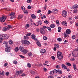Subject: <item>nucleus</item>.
<instances>
[{"mask_svg":"<svg viewBox=\"0 0 78 78\" xmlns=\"http://www.w3.org/2000/svg\"><path fill=\"white\" fill-rule=\"evenodd\" d=\"M50 27L51 28H53L55 27V24H51L50 25Z\"/></svg>","mask_w":78,"mask_h":78,"instance_id":"25","label":"nucleus"},{"mask_svg":"<svg viewBox=\"0 0 78 78\" xmlns=\"http://www.w3.org/2000/svg\"><path fill=\"white\" fill-rule=\"evenodd\" d=\"M30 72L31 73V74H32V75H34V74H35V73H36V72H34L33 71H30Z\"/></svg>","mask_w":78,"mask_h":78,"instance_id":"28","label":"nucleus"},{"mask_svg":"<svg viewBox=\"0 0 78 78\" xmlns=\"http://www.w3.org/2000/svg\"><path fill=\"white\" fill-rule=\"evenodd\" d=\"M57 56L58 59H62L63 58V55H62V54L59 51L57 52Z\"/></svg>","mask_w":78,"mask_h":78,"instance_id":"2","label":"nucleus"},{"mask_svg":"<svg viewBox=\"0 0 78 78\" xmlns=\"http://www.w3.org/2000/svg\"><path fill=\"white\" fill-rule=\"evenodd\" d=\"M3 44H5V45H7L8 44V42L7 41H4L3 42Z\"/></svg>","mask_w":78,"mask_h":78,"instance_id":"33","label":"nucleus"},{"mask_svg":"<svg viewBox=\"0 0 78 78\" xmlns=\"http://www.w3.org/2000/svg\"><path fill=\"white\" fill-rule=\"evenodd\" d=\"M67 12L65 10H63L62 11V15L63 17H65L67 16Z\"/></svg>","mask_w":78,"mask_h":78,"instance_id":"8","label":"nucleus"},{"mask_svg":"<svg viewBox=\"0 0 78 78\" xmlns=\"http://www.w3.org/2000/svg\"><path fill=\"white\" fill-rule=\"evenodd\" d=\"M31 37L33 39L36 40V37H35V35L34 34L32 35L31 36Z\"/></svg>","mask_w":78,"mask_h":78,"instance_id":"18","label":"nucleus"},{"mask_svg":"<svg viewBox=\"0 0 78 78\" xmlns=\"http://www.w3.org/2000/svg\"><path fill=\"white\" fill-rule=\"evenodd\" d=\"M58 9H53V12H58Z\"/></svg>","mask_w":78,"mask_h":78,"instance_id":"23","label":"nucleus"},{"mask_svg":"<svg viewBox=\"0 0 78 78\" xmlns=\"http://www.w3.org/2000/svg\"><path fill=\"white\" fill-rule=\"evenodd\" d=\"M48 78H54V77L53 76H49L48 77Z\"/></svg>","mask_w":78,"mask_h":78,"instance_id":"59","label":"nucleus"},{"mask_svg":"<svg viewBox=\"0 0 78 78\" xmlns=\"http://www.w3.org/2000/svg\"><path fill=\"white\" fill-rule=\"evenodd\" d=\"M31 35V33H29L27 34L26 35L27 36H30Z\"/></svg>","mask_w":78,"mask_h":78,"instance_id":"38","label":"nucleus"},{"mask_svg":"<svg viewBox=\"0 0 78 78\" xmlns=\"http://www.w3.org/2000/svg\"><path fill=\"white\" fill-rule=\"evenodd\" d=\"M74 60H75V58H73L71 59V60L72 61H74Z\"/></svg>","mask_w":78,"mask_h":78,"instance_id":"54","label":"nucleus"},{"mask_svg":"<svg viewBox=\"0 0 78 78\" xmlns=\"http://www.w3.org/2000/svg\"><path fill=\"white\" fill-rule=\"evenodd\" d=\"M23 12L24 13H26V14H28V11L27 10H25L23 11Z\"/></svg>","mask_w":78,"mask_h":78,"instance_id":"46","label":"nucleus"},{"mask_svg":"<svg viewBox=\"0 0 78 78\" xmlns=\"http://www.w3.org/2000/svg\"><path fill=\"white\" fill-rule=\"evenodd\" d=\"M76 38V37L75 35H73L72 37V39H75Z\"/></svg>","mask_w":78,"mask_h":78,"instance_id":"35","label":"nucleus"},{"mask_svg":"<svg viewBox=\"0 0 78 78\" xmlns=\"http://www.w3.org/2000/svg\"><path fill=\"white\" fill-rule=\"evenodd\" d=\"M32 2L31 0H27V2L28 3H30Z\"/></svg>","mask_w":78,"mask_h":78,"instance_id":"45","label":"nucleus"},{"mask_svg":"<svg viewBox=\"0 0 78 78\" xmlns=\"http://www.w3.org/2000/svg\"><path fill=\"white\" fill-rule=\"evenodd\" d=\"M28 9H31V7L30 5H29L27 7Z\"/></svg>","mask_w":78,"mask_h":78,"instance_id":"52","label":"nucleus"},{"mask_svg":"<svg viewBox=\"0 0 78 78\" xmlns=\"http://www.w3.org/2000/svg\"><path fill=\"white\" fill-rule=\"evenodd\" d=\"M62 24L64 26H65L66 27L67 26V22L66 21L62 22Z\"/></svg>","mask_w":78,"mask_h":78,"instance_id":"10","label":"nucleus"},{"mask_svg":"<svg viewBox=\"0 0 78 78\" xmlns=\"http://www.w3.org/2000/svg\"><path fill=\"white\" fill-rule=\"evenodd\" d=\"M56 69H59V68H60V66H59V65H58L56 66Z\"/></svg>","mask_w":78,"mask_h":78,"instance_id":"48","label":"nucleus"},{"mask_svg":"<svg viewBox=\"0 0 78 78\" xmlns=\"http://www.w3.org/2000/svg\"><path fill=\"white\" fill-rule=\"evenodd\" d=\"M55 48H58L59 47V46L58 44H55Z\"/></svg>","mask_w":78,"mask_h":78,"instance_id":"30","label":"nucleus"},{"mask_svg":"<svg viewBox=\"0 0 78 78\" xmlns=\"http://www.w3.org/2000/svg\"><path fill=\"white\" fill-rule=\"evenodd\" d=\"M77 12H78V10L76 9L73 10V12L74 13H76Z\"/></svg>","mask_w":78,"mask_h":78,"instance_id":"39","label":"nucleus"},{"mask_svg":"<svg viewBox=\"0 0 78 78\" xmlns=\"http://www.w3.org/2000/svg\"><path fill=\"white\" fill-rule=\"evenodd\" d=\"M51 11L50 10H48V14H51Z\"/></svg>","mask_w":78,"mask_h":78,"instance_id":"55","label":"nucleus"},{"mask_svg":"<svg viewBox=\"0 0 78 78\" xmlns=\"http://www.w3.org/2000/svg\"><path fill=\"white\" fill-rule=\"evenodd\" d=\"M27 66L29 68H30L31 67V65L30 63H28L27 64Z\"/></svg>","mask_w":78,"mask_h":78,"instance_id":"27","label":"nucleus"},{"mask_svg":"<svg viewBox=\"0 0 78 78\" xmlns=\"http://www.w3.org/2000/svg\"><path fill=\"white\" fill-rule=\"evenodd\" d=\"M57 40L58 42H61L62 41V39L61 38H58Z\"/></svg>","mask_w":78,"mask_h":78,"instance_id":"37","label":"nucleus"},{"mask_svg":"<svg viewBox=\"0 0 78 78\" xmlns=\"http://www.w3.org/2000/svg\"><path fill=\"white\" fill-rule=\"evenodd\" d=\"M7 30H8L7 27H4L3 28L2 31H6Z\"/></svg>","mask_w":78,"mask_h":78,"instance_id":"20","label":"nucleus"},{"mask_svg":"<svg viewBox=\"0 0 78 78\" xmlns=\"http://www.w3.org/2000/svg\"><path fill=\"white\" fill-rule=\"evenodd\" d=\"M42 22L41 20H39L38 21L37 23V25H42Z\"/></svg>","mask_w":78,"mask_h":78,"instance_id":"14","label":"nucleus"},{"mask_svg":"<svg viewBox=\"0 0 78 78\" xmlns=\"http://www.w3.org/2000/svg\"><path fill=\"white\" fill-rule=\"evenodd\" d=\"M13 63L15 64H17V61H14L13 62Z\"/></svg>","mask_w":78,"mask_h":78,"instance_id":"51","label":"nucleus"},{"mask_svg":"<svg viewBox=\"0 0 78 78\" xmlns=\"http://www.w3.org/2000/svg\"><path fill=\"white\" fill-rule=\"evenodd\" d=\"M47 29L49 30V31H51V29L50 27H47Z\"/></svg>","mask_w":78,"mask_h":78,"instance_id":"44","label":"nucleus"},{"mask_svg":"<svg viewBox=\"0 0 78 78\" xmlns=\"http://www.w3.org/2000/svg\"><path fill=\"white\" fill-rule=\"evenodd\" d=\"M22 17H23V16L20 15L19 16L18 19H22Z\"/></svg>","mask_w":78,"mask_h":78,"instance_id":"24","label":"nucleus"},{"mask_svg":"<svg viewBox=\"0 0 78 78\" xmlns=\"http://www.w3.org/2000/svg\"><path fill=\"white\" fill-rule=\"evenodd\" d=\"M7 28V30H9V29L12 28V26H11V25H8V27Z\"/></svg>","mask_w":78,"mask_h":78,"instance_id":"31","label":"nucleus"},{"mask_svg":"<svg viewBox=\"0 0 78 78\" xmlns=\"http://www.w3.org/2000/svg\"><path fill=\"white\" fill-rule=\"evenodd\" d=\"M66 64L67 66H69V67H70V66H71V64H70V63H66Z\"/></svg>","mask_w":78,"mask_h":78,"instance_id":"36","label":"nucleus"},{"mask_svg":"<svg viewBox=\"0 0 78 78\" xmlns=\"http://www.w3.org/2000/svg\"><path fill=\"white\" fill-rule=\"evenodd\" d=\"M21 9L23 11H24L25 9V8L23 6H21Z\"/></svg>","mask_w":78,"mask_h":78,"instance_id":"40","label":"nucleus"},{"mask_svg":"<svg viewBox=\"0 0 78 78\" xmlns=\"http://www.w3.org/2000/svg\"><path fill=\"white\" fill-rule=\"evenodd\" d=\"M15 14V13H14L12 12L10 13L9 14V16H14Z\"/></svg>","mask_w":78,"mask_h":78,"instance_id":"19","label":"nucleus"},{"mask_svg":"<svg viewBox=\"0 0 78 78\" xmlns=\"http://www.w3.org/2000/svg\"><path fill=\"white\" fill-rule=\"evenodd\" d=\"M43 28L44 29H45V28H47V27H46V26H44L43 27Z\"/></svg>","mask_w":78,"mask_h":78,"instance_id":"64","label":"nucleus"},{"mask_svg":"<svg viewBox=\"0 0 78 78\" xmlns=\"http://www.w3.org/2000/svg\"><path fill=\"white\" fill-rule=\"evenodd\" d=\"M73 67L74 69L76 71L77 70L76 67V65L75 64H74L73 65Z\"/></svg>","mask_w":78,"mask_h":78,"instance_id":"15","label":"nucleus"},{"mask_svg":"<svg viewBox=\"0 0 78 78\" xmlns=\"http://www.w3.org/2000/svg\"><path fill=\"white\" fill-rule=\"evenodd\" d=\"M31 17L32 18V19H36V16L34 14L31 15Z\"/></svg>","mask_w":78,"mask_h":78,"instance_id":"17","label":"nucleus"},{"mask_svg":"<svg viewBox=\"0 0 78 78\" xmlns=\"http://www.w3.org/2000/svg\"><path fill=\"white\" fill-rule=\"evenodd\" d=\"M43 17H44V19H45V18L47 17V16H45V15H44Z\"/></svg>","mask_w":78,"mask_h":78,"instance_id":"60","label":"nucleus"},{"mask_svg":"<svg viewBox=\"0 0 78 78\" xmlns=\"http://www.w3.org/2000/svg\"><path fill=\"white\" fill-rule=\"evenodd\" d=\"M51 58H52V59H53V60H54V59H55V57L53 56L51 57Z\"/></svg>","mask_w":78,"mask_h":78,"instance_id":"63","label":"nucleus"},{"mask_svg":"<svg viewBox=\"0 0 78 78\" xmlns=\"http://www.w3.org/2000/svg\"><path fill=\"white\" fill-rule=\"evenodd\" d=\"M56 23L57 24H59V21H58V20H57L56 21Z\"/></svg>","mask_w":78,"mask_h":78,"instance_id":"58","label":"nucleus"},{"mask_svg":"<svg viewBox=\"0 0 78 78\" xmlns=\"http://www.w3.org/2000/svg\"><path fill=\"white\" fill-rule=\"evenodd\" d=\"M62 68L64 69H67V67L64 64H62Z\"/></svg>","mask_w":78,"mask_h":78,"instance_id":"13","label":"nucleus"},{"mask_svg":"<svg viewBox=\"0 0 78 78\" xmlns=\"http://www.w3.org/2000/svg\"><path fill=\"white\" fill-rule=\"evenodd\" d=\"M44 23H46L47 24H48V21H47V20H46L45 21H44Z\"/></svg>","mask_w":78,"mask_h":78,"instance_id":"49","label":"nucleus"},{"mask_svg":"<svg viewBox=\"0 0 78 78\" xmlns=\"http://www.w3.org/2000/svg\"><path fill=\"white\" fill-rule=\"evenodd\" d=\"M58 72L59 74H60V75L62 74V71L61 70L58 69Z\"/></svg>","mask_w":78,"mask_h":78,"instance_id":"29","label":"nucleus"},{"mask_svg":"<svg viewBox=\"0 0 78 78\" xmlns=\"http://www.w3.org/2000/svg\"><path fill=\"white\" fill-rule=\"evenodd\" d=\"M9 73L8 72L6 73L5 75L6 76H8V75H9Z\"/></svg>","mask_w":78,"mask_h":78,"instance_id":"57","label":"nucleus"},{"mask_svg":"<svg viewBox=\"0 0 78 78\" xmlns=\"http://www.w3.org/2000/svg\"><path fill=\"white\" fill-rule=\"evenodd\" d=\"M73 8L74 9H76L78 8V5L77 4H76L74 5L73 7Z\"/></svg>","mask_w":78,"mask_h":78,"instance_id":"21","label":"nucleus"},{"mask_svg":"<svg viewBox=\"0 0 78 78\" xmlns=\"http://www.w3.org/2000/svg\"><path fill=\"white\" fill-rule=\"evenodd\" d=\"M41 53H46V50L44 49H41L40 51Z\"/></svg>","mask_w":78,"mask_h":78,"instance_id":"11","label":"nucleus"},{"mask_svg":"<svg viewBox=\"0 0 78 78\" xmlns=\"http://www.w3.org/2000/svg\"><path fill=\"white\" fill-rule=\"evenodd\" d=\"M6 18H7V17L5 16H3L0 18V22L2 23L4 22L6 20Z\"/></svg>","mask_w":78,"mask_h":78,"instance_id":"6","label":"nucleus"},{"mask_svg":"<svg viewBox=\"0 0 78 78\" xmlns=\"http://www.w3.org/2000/svg\"><path fill=\"white\" fill-rule=\"evenodd\" d=\"M1 75H4V72H2Z\"/></svg>","mask_w":78,"mask_h":78,"instance_id":"62","label":"nucleus"},{"mask_svg":"<svg viewBox=\"0 0 78 78\" xmlns=\"http://www.w3.org/2000/svg\"><path fill=\"white\" fill-rule=\"evenodd\" d=\"M21 42L23 44H26L27 45H29L30 44V42L29 41L27 40H23L21 41Z\"/></svg>","mask_w":78,"mask_h":78,"instance_id":"5","label":"nucleus"},{"mask_svg":"<svg viewBox=\"0 0 78 78\" xmlns=\"http://www.w3.org/2000/svg\"><path fill=\"white\" fill-rule=\"evenodd\" d=\"M71 33L70 30L68 29L66 30V33L67 34H69Z\"/></svg>","mask_w":78,"mask_h":78,"instance_id":"12","label":"nucleus"},{"mask_svg":"<svg viewBox=\"0 0 78 78\" xmlns=\"http://www.w3.org/2000/svg\"><path fill=\"white\" fill-rule=\"evenodd\" d=\"M14 50L16 52H17L19 50V48L18 47H16L14 49Z\"/></svg>","mask_w":78,"mask_h":78,"instance_id":"22","label":"nucleus"},{"mask_svg":"<svg viewBox=\"0 0 78 78\" xmlns=\"http://www.w3.org/2000/svg\"><path fill=\"white\" fill-rule=\"evenodd\" d=\"M5 10H6L7 11H11V9L9 8H5Z\"/></svg>","mask_w":78,"mask_h":78,"instance_id":"47","label":"nucleus"},{"mask_svg":"<svg viewBox=\"0 0 78 78\" xmlns=\"http://www.w3.org/2000/svg\"><path fill=\"white\" fill-rule=\"evenodd\" d=\"M4 67H6V66H8V63H5V64H4Z\"/></svg>","mask_w":78,"mask_h":78,"instance_id":"50","label":"nucleus"},{"mask_svg":"<svg viewBox=\"0 0 78 78\" xmlns=\"http://www.w3.org/2000/svg\"><path fill=\"white\" fill-rule=\"evenodd\" d=\"M64 37H69V35L66 34V33H64Z\"/></svg>","mask_w":78,"mask_h":78,"instance_id":"16","label":"nucleus"},{"mask_svg":"<svg viewBox=\"0 0 78 78\" xmlns=\"http://www.w3.org/2000/svg\"><path fill=\"white\" fill-rule=\"evenodd\" d=\"M19 56H20L21 58H23V59L25 58V56H24L22 55H19Z\"/></svg>","mask_w":78,"mask_h":78,"instance_id":"42","label":"nucleus"},{"mask_svg":"<svg viewBox=\"0 0 78 78\" xmlns=\"http://www.w3.org/2000/svg\"><path fill=\"white\" fill-rule=\"evenodd\" d=\"M12 41L11 40H10L9 41V44H12Z\"/></svg>","mask_w":78,"mask_h":78,"instance_id":"43","label":"nucleus"},{"mask_svg":"<svg viewBox=\"0 0 78 78\" xmlns=\"http://www.w3.org/2000/svg\"><path fill=\"white\" fill-rule=\"evenodd\" d=\"M23 71L22 70H20V71H17L16 72V75L17 76L19 75L20 74H22V73H23Z\"/></svg>","mask_w":78,"mask_h":78,"instance_id":"9","label":"nucleus"},{"mask_svg":"<svg viewBox=\"0 0 78 78\" xmlns=\"http://www.w3.org/2000/svg\"><path fill=\"white\" fill-rule=\"evenodd\" d=\"M43 39H44V40H47V37H43Z\"/></svg>","mask_w":78,"mask_h":78,"instance_id":"56","label":"nucleus"},{"mask_svg":"<svg viewBox=\"0 0 78 78\" xmlns=\"http://www.w3.org/2000/svg\"><path fill=\"white\" fill-rule=\"evenodd\" d=\"M40 31L42 34H45V30L43 28H41L40 29Z\"/></svg>","mask_w":78,"mask_h":78,"instance_id":"7","label":"nucleus"},{"mask_svg":"<svg viewBox=\"0 0 78 78\" xmlns=\"http://www.w3.org/2000/svg\"><path fill=\"white\" fill-rule=\"evenodd\" d=\"M19 49L22 52H23V53L24 54V55H26L28 52V51L27 49H24V48H23V47L20 46L19 48Z\"/></svg>","mask_w":78,"mask_h":78,"instance_id":"3","label":"nucleus"},{"mask_svg":"<svg viewBox=\"0 0 78 78\" xmlns=\"http://www.w3.org/2000/svg\"><path fill=\"white\" fill-rule=\"evenodd\" d=\"M41 66L42 64L41 63L37 65V66H38V67H41Z\"/></svg>","mask_w":78,"mask_h":78,"instance_id":"53","label":"nucleus"},{"mask_svg":"<svg viewBox=\"0 0 78 78\" xmlns=\"http://www.w3.org/2000/svg\"><path fill=\"white\" fill-rule=\"evenodd\" d=\"M1 37L0 38V43H2L3 39H8V35L6 34L1 35Z\"/></svg>","mask_w":78,"mask_h":78,"instance_id":"1","label":"nucleus"},{"mask_svg":"<svg viewBox=\"0 0 78 78\" xmlns=\"http://www.w3.org/2000/svg\"><path fill=\"white\" fill-rule=\"evenodd\" d=\"M27 55H29V56H33V54L31 52L28 53Z\"/></svg>","mask_w":78,"mask_h":78,"instance_id":"26","label":"nucleus"},{"mask_svg":"<svg viewBox=\"0 0 78 78\" xmlns=\"http://www.w3.org/2000/svg\"><path fill=\"white\" fill-rule=\"evenodd\" d=\"M48 61H45V64H48Z\"/></svg>","mask_w":78,"mask_h":78,"instance_id":"61","label":"nucleus"},{"mask_svg":"<svg viewBox=\"0 0 78 78\" xmlns=\"http://www.w3.org/2000/svg\"><path fill=\"white\" fill-rule=\"evenodd\" d=\"M37 44L38 46H39V47H41V43H40V42H39V41L37 42Z\"/></svg>","mask_w":78,"mask_h":78,"instance_id":"32","label":"nucleus"},{"mask_svg":"<svg viewBox=\"0 0 78 78\" xmlns=\"http://www.w3.org/2000/svg\"><path fill=\"white\" fill-rule=\"evenodd\" d=\"M24 39H28V37L27 36H24Z\"/></svg>","mask_w":78,"mask_h":78,"instance_id":"41","label":"nucleus"},{"mask_svg":"<svg viewBox=\"0 0 78 78\" xmlns=\"http://www.w3.org/2000/svg\"><path fill=\"white\" fill-rule=\"evenodd\" d=\"M58 73V70L54 69L53 71V73Z\"/></svg>","mask_w":78,"mask_h":78,"instance_id":"34","label":"nucleus"},{"mask_svg":"<svg viewBox=\"0 0 78 78\" xmlns=\"http://www.w3.org/2000/svg\"><path fill=\"white\" fill-rule=\"evenodd\" d=\"M5 47L6 48H5V51L7 53L10 52V50L12 49L11 47L9 45H5Z\"/></svg>","mask_w":78,"mask_h":78,"instance_id":"4","label":"nucleus"}]
</instances>
